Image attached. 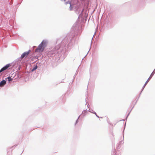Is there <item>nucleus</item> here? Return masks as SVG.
I'll return each instance as SVG.
<instances>
[{
    "instance_id": "obj_4",
    "label": "nucleus",
    "mask_w": 155,
    "mask_h": 155,
    "mask_svg": "<svg viewBox=\"0 0 155 155\" xmlns=\"http://www.w3.org/2000/svg\"><path fill=\"white\" fill-rule=\"evenodd\" d=\"M10 66V64H8L6 65L3 68H2L0 70V73L2 72V71L6 70Z\"/></svg>"
},
{
    "instance_id": "obj_9",
    "label": "nucleus",
    "mask_w": 155,
    "mask_h": 155,
    "mask_svg": "<svg viewBox=\"0 0 155 155\" xmlns=\"http://www.w3.org/2000/svg\"><path fill=\"white\" fill-rule=\"evenodd\" d=\"M153 72L151 74V75H150V76H151V77H152V76L153 75Z\"/></svg>"
},
{
    "instance_id": "obj_6",
    "label": "nucleus",
    "mask_w": 155,
    "mask_h": 155,
    "mask_svg": "<svg viewBox=\"0 0 155 155\" xmlns=\"http://www.w3.org/2000/svg\"><path fill=\"white\" fill-rule=\"evenodd\" d=\"M151 78H152V77H151V76H150L149 78H148V80L146 81V83H145V85H146V84H147V83L149 81V80Z\"/></svg>"
},
{
    "instance_id": "obj_1",
    "label": "nucleus",
    "mask_w": 155,
    "mask_h": 155,
    "mask_svg": "<svg viewBox=\"0 0 155 155\" xmlns=\"http://www.w3.org/2000/svg\"><path fill=\"white\" fill-rule=\"evenodd\" d=\"M46 42L43 41L39 45L38 48L35 50V52H42L46 47Z\"/></svg>"
},
{
    "instance_id": "obj_5",
    "label": "nucleus",
    "mask_w": 155,
    "mask_h": 155,
    "mask_svg": "<svg viewBox=\"0 0 155 155\" xmlns=\"http://www.w3.org/2000/svg\"><path fill=\"white\" fill-rule=\"evenodd\" d=\"M6 84V81L5 80H3L2 81L0 82V87H2L4 86Z\"/></svg>"
},
{
    "instance_id": "obj_2",
    "label": "nucleus",
    "mask_w": 155,
    "mask_h": 155,
    "mask_svg": "<svg viewBox=\"0 0 155 155\" xmlns=\"http://www.w3.org/2000/svg\"><path fill=\"white\" fill-rule=\"evenodd\" d=\"M30 51L28 52H26L23 53L21 55V59H23L24 57H27Z\"/></svg>"
},
{
    "instance_id": "obj_10",
    "label": "nucleus",
    "mask_w": 155,
    "mask_h": 155,
    "mask_svg": "<svg viewBox=\"0 0 155 155\" xmlns=\"http://www.w3.org/2000/svg\"><path fill=\"white\" fill-rule=\"evenodd\" d=\"M64 1H65V0H64Z\"/></svg>"
},
{
    "instance_id": "obj_3",
    "label": "nucleus",
    "mask_w": 155,
    "mask_h": 155,
    "mask_svg": "<svg viewBox=\"0 0 155 155\" xmlns=\"http://www.w3.org/2000/svg\"><path fill=\"white\" fill-rule=\"evenodd\" d=\"M10 66V64H8L6 65L3 68H2L0 70V73L2 72V71L6 70Z\"/></svg>"
},
{
    "instance_id": "obj_8",
    "label": "nucleus",
    "mask_w": 155,
    "mask_h": 155,
    "mask_svg": "<svg viewBox=\"0 0 155 155\" xmlns=\"http://www.w3.org/2000/svg\"><path fill=\"white\" fill-rule=\"evenodd\" d=\"M37 68V66H36L35 67V68H34L33 70H32V71H34V70L36 69Z\"/></svg>"
},
{
    "instance_id": "obj_7",
    "label": "nucleus",
    "mask_w": 155,
    "mask_h": 155,
    "mask_svg": "<svg viewBox=\"0 0 155 155\" xmlns=\"http://www.w3.org/2000/svg\"><path fill=\"white\" fill-rule=\"evenodd\" d=\"M8 81H12V79L10 77H8Z\"/></svg>"
}]
</instances>
